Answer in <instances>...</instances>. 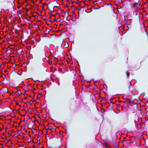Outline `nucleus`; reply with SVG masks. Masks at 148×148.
<instances>
[{"instance_id": "nucleus-1", "label": "nucleus", "mask_w": 148, "mask_h": 148, "mask_svg": "<svg viewBox=\"0 0 148 148\" xmlns=\"http://www.w3.org/2000/svg\"><path fill=\"white\" fill-rule=\"evenodd\" d=\"M124 122L125 123H127L129 122V115H127L125 117L124 119Z\"/></svg>"}, {"instance_id": "nucleus-2", "label": "nucleus", "mask_w": 148, "mask_h": 148, "mask_svg": "<svg viewBox=\"0 0 148 148\" xmlns=\"http://www.w3.org/2000/svg\"><path fill=\"white\" fill-rule=\"evenodd\" d=\"M140 5V4L138 3H133L132 8H135L138 5Z\"/></svg>"}, {"instance_id": "nucleus-3", "label": "nucleus", "mask_w": 148, "mask_h": 148, "mask_svg": "<svg viewBox=\"0 0 148 148\" xmlns=\"http://www.w3.org/2000/svg\"><path fill=\"white\" fill-rule=\"evenodd\" d=\"M1 77H3L4 80L5 79L6 80V79L5 78L6 75L4 74H1Z\"/></svg>"}, {"instance_id": "nucleus-4", "label": "nucleus", "mask_w": 148, "mask_h": 148, "mask_svg": "<svg viewBox=\"0 0 148 148\" xmlns=\"http://www.w3.org/2000/svg\"><path fill=\"white\" fill-rule=\"evenodd\" d=\"M134 122V123L135 124V126L136 127V128H137V126H138V125L137 123V122L136 120V119H135Z\"/></svg>"}, {"instance_id": "nucleus-5", "label": "nucleus", "mask_w": 148, "mask_h": 148, "mask_svg": "<svg viewBox=\"0 0 148 148\" xmlns=\"http://www.w3.org/2000/svg\"><path fill=\"white\" fill-rule=\"evenodd\" d=\"M56 81L58 83V84L59 86L60 85V83L59 82V79L58 78H57L56 79Z\"/></svg>"}, {"instance_id": "nucleus-6", "label": "nucleus", "mask_w": 148, "mask_h": 148, "mask_svg": "<svg viewBox=\"0 0 148 148\" xmlns=\"http://www.w3.org/2000/svg\"><path fill=\"white\" fill-rule=\"evenodd\" d=\"M126 73L127 77V78H128L129 76V75L130 74V73L129 71H126Z\"/></svg>"}, {"instance_id": "nucleus-7", "label": "nucleus", "mask_w": 148, "mask_h": 148, "mask_svg": "<svg viewBox=\"0 0 148 148\" xmlns=\"http://www.w3.org/2000/svg\"><path fill=\"white\" fill-rule=\"evenodd\" d=\"M139 14V13L138 12V11H137L136 12V15H137L138 14Z\"/></svg>"}, {"instance_id": "nucleus-8", "label": "nucleus", "mask_w": 148, "mask_h": 148, "mask_svg": "<svg viewBox=\"0 0 148 148\" xmlns=\"http://www.w3.org/2000/svg\"><path fill=\"white\" fill-rule=\"evenodd\" d=\"M14 136L17 138L18 137V135L16 134H15L14 135Z\"/></svg>"}, {"instance_id": "nucleus-9", "label": "nucleus", "mask_w": 148, "mask_h": 148, "mask_svg": "<svg viewBox=\"0 0 148 148\" xmlns=\"http://www.w3.org/2000/svg\"><path fill=\"white\" fill-rule=\"evenodd\" d=\"M18 94L19 95H21V93L20 91H18Z\"/></svg>"}, {"instance_id": "nucleus-10", "label": "nucleus", "mask_w": 148, "mask_h": 148, "mask_svg": "<svg viewBox=\"0 0 148 148\" xmlns=\"http://www.w3.org/2000/svg\"><path fill=\"white\" fill-rule=\"evenodd\" d=\"M60 18H57V19L56 20L57 21H59L60 20Z\"/></svg>"}, {"instance_id": "nucleus-11", "label": "nucleus", "mask_w": 148, "mask_h": 148, "mask_svg": "<svg viewBox=\"0 0 148 148\" xmlns=\"http://www.w3.org/2000/svg\"><path fill=\"white\" fill-rule=\"evenodd\" d=\"M65 14H66L69 15L68 12H65Z\"/></svg>"}, {"instance_id": "nucleus-12", "label": "nucleus", "mask_w": 148, "mask_h": 148, "mask_svg": "<svg viewBox=\"0 0 148 148\" xmlns=\"http://www.w3.org/2000/svg\"><path fill=\"white\" fill-rule=\"evenodd\" d=\"M14 94L15 95H17L18 94V92H17L16 93H15Z\"/></svg>"}, {"instance_id": "nucleus-13", "label": "nucleus", "mask_w": 148, "mask_h": 148, "mask_svg": "<svg viewBox=\"0 0 148 148\" xmlns=\"http://www.w3.org/2000/svg\"><path fill=\"white\" fill-rule=\"evenodd\" d=\"M94 4H96V2H95V1H94Z\"/></svg>"}, {"instance_id": "nucleus-14", "label": "nucleus", "mask_w": 148, "mask_h": 148, "mask_svg": "<svg viewBox=\"0 0 148 148\" xmlns=\"http://www.w3.org/2000/svg\"><path fill=\"white\" fill-rule=\"evenodd\" d=\"M124 141H125V140H122V143H123Z\"/></svg>"}, {"instance_id": "nucleus-15", "label": "nucleus", "mask_w": 148, "mask_h": 148, "mask_svg": "<svg viewBox=\"0 0 148 148\" xmlns=\"http://www.w3.org/2000/svg\"><path fill=\"white\" fill-rule=\"evenodd\" d=\"M42 8H44V5H42Z\"/></svg>"}, {"instance_id": "nucleus-16", "label": "nucleus", "mask_w": 148, "mask_h": 148, "mask_svg": "<svg viewBox=\"0 0 148 148\" xmlns=\"http://www.w3.org/2000/svg\"><path fill=\"white\" fill-rule=\"evenodd\" d=\"M49 129H51V128L49 127Z\"/></svg>"}, {"instance_id": "nucleus-17", "label": "nucleus", "mask_w": 148, "mask_h": 148, "mask_svg": "<svg viewBox=\"0 0 148 148\" xmlns=\"http://www.w3.org/2000/svg\"><path fill=\"white\" fill-rule=\"evenodd\" d=\"M50 52H51V53H52V51H50Z\"/></svg>"}, {"instance_id": "nucleus-18", "label": "nucleus", "mask_w": 148, "mask_h": 148, "mask_svg": "<svg viewBox=\"0 0 148 148\" xmlns=\"http://www.w3.org/2000/svg\"><path fill=\"white\" fill-rule=\"evenodd\" d=\"M100 142V143L101 144V142L100 141V142Z\"/></svg>"}, {"instance_id": "nucleus-19", "label": "nucleus", "mask_w": 148, "mask_h": 148, "mask_svg": "<svg viewBox=\"0 0 148 148\" xmlns=\"http://www.w3.org/2000/svg\"><path fill=\"white\" fill-rule=\"evenodd\" d=\"M29 86V85H27V86Z\"/></svg>"}, {"instance_id": "nucleus-20", "label": "nucleus", "mask_w": 148, "mask_h": 148, "mask_svg": "<svg viewBox=\"0 0 148 148\" xmlns=\"http://www.w3.org/2000/svg\"><path fill=\"white\" fill-rule=\"evenodd\" d=\"M49 18H50V19H51V17H50Z\"/></svg>"}, {"instance_id": "nucleus-21", "label": "nucleus", "mask_w": 148, "mask_h": 148, "mask_svg": "<svg viewBox=\"0 0 148 148\" xmlns=\"http://www.w3.org/2000/svg\"><path fill=\"white\" fill-rule=\"evenodd\" d=\"M4 95H3V96H4Z\"/></svg>"}]
</instances>
